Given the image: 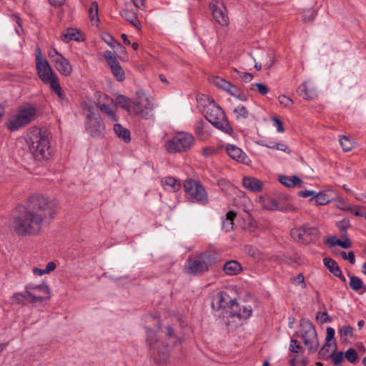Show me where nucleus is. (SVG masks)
<instances>
[{"label":"nucleus","mask_w":366,"mask_h":366,"mask_svg":"<svg viewBox=\"0 0 366 366\" xmlns=\"http://www.w3.org/2000/svg\"><path fill=\"white\" fill-rule=\"evenodd\" d=\"M56 204L49 198L41 195L31 196L26 206L14 215L11 227L19 236L39 234L44 224H49L56 216Z\"/></svg>","instance_id":"nucleus-1"},{"label":"nucleus","mask_w":366,"mask_h":366,"mask_svg":"<svg viewBox=\"0 0 366 366\" xmlns=\"http://www.w3.org/2000/svg\"><path fill=\"white\" fill-rule=\"evenodd\" d=\"M25 140L35 161L41 163L49 157L50 142L46 130L30 129Z\"/></svg>","instance_id":"nucleus-2"},{"label":"nucleus","mask_w":366,"mask_h":366,"mask_svg":"<svg viewBox=\"0 0 366 366\" xmlns=\"http://www.w3.org/2000/svg\"><path fill=\"white\" fill-rule=\"evenodd\" d=\"M204 117L214 127L222 132L231 134L233 132L232 127L229 124L224 111L217 106L214 100L209 101L204 109Z\"/></svg>","instance_id":"nucleus-3"},{"label":"nucleus","mask_w":366,"mask_h":366,"mask_svg":"<svg viewBox=\"0 0 366 366\" xmlns=\"http://www.w3.org/2000/svg\"><path fill=\"white\" fill-rule=\"evenodd\" d=\"M36 117V109L31 106L19 107L17 112L11 116L6 123L7 129L11 132L26 127Z\"/></svg>","instance_id":"nucleus-4"},{"label":"nucleus","mask_w":366,"mask_h":366,"mask_svg":"<svg viewBox=\"0 0 366 366\" xmlns=\"http://www.w3.org/2000/svg\"><path fill=\"white\" fill-rule=\"evenodd\" d=\"M194 143V137L189 133H180L165 142L169 153L184 152L189 150Z\"/></svg>","instance_id":"nucleus-5"},{"label":"nucleus","mask_w":366,"mask_h":366,"mask_svg":"<svg viewBox=\"0 0 366 366\" xmlns=\"http://www.w3.org/2000/svg\"><path fill=\"white\" fill-rule=\"evenodd\" d=\"M184 190L191 200L201 204L208 203V195L202 184L192 179H187L184 182Z\"/></svg>","instance_id":"nucleus-6"},{"label":"nucleus","mask_w":366,"mask_h":366,"mask_svg":"<svg viewBox=\"0 0 366 366\" xmlns=\"http://www.w3.org/2000/svg\"><path fill=\"white\" fill-rule=\"evenodd\" d=\"M211 264V256L202 254L196 258L188 259L184 266V271L189 274L199 275L207 272Z\"/></svg>","instance_id":"nucleus-7"},{"label":"nucleus","mask_w":366,"mask_h":366,"mask_svg":"<svg viewBox=\"0 0 366 366\" xmlns=\"http://www.w3.org/2000/svg\"><path fill=\"white\" fill-rule=\"evenodd\" d=\"M154 103L149 97L143 92L137 93V98L134 102H132V109L135 114H138L142 118L148 119L152 117Z\"/></svg>","instance_id":"nucleus-8"},{"label":"nucleus","mask_w":366,"mask_h":366,"mask_svg":"<svg viewBox=\"0 0 366 366\" xmlns=\"http://www.w3.org/2000/svg\"><path fill=\"white\" fill-rule=\"evenodd\" d=\"M290 234L294 240L303 244H309L319 238V230L316 227L304 226L292 229Z\"/></svg>","instance_id":"nucleus-9"},{"label":"nucleus","mask_w":366,"mask_h":366,"mask_svg":"<svg viewBox=\"0 0 366 366\" xmlns=\"http://www.w3.org/2000/svg\"><path fill=\"white\" fill-rule=\"evenodd\" d=\"M25 292L30 302H41L50 297V290L45 283L34 285L29 284L25 287Z\"/></svg>","instance_id":"nucleus-10"},{"label":"nucleus","mask_w":366,"mask_h":366,"mask_svg":"<svg viewBox=\"0 0 366 366\" xmlns=\"http://www.w3.org/2000/svg\"><path fill=\"white\" fill-rule=\"evenodd\" d=\"M86 129L94 137L103 134L105 127L99 116L94 112H90L86 116Z\"/></svg>","instance_id":"nucleus-11"},{"label":"nucleus","mask_w":366,"mask_h":366,"mask_svg":"<svg viewBox=\"0 0 366 366\" xmlns=\"http://www.w3.org/2000/svg\"><path fill=\"white\" fill-rule=\"evenodd\" d=\"M209 9L215 21L221 26L229 24V16L227 9L223 2L220 1H212L209 4Z\"/></svg>","instance_id":"nucleus-12"},{"label":"nucleus","mask_w":366,"mask_h":366,"mask_svg":"<svg viewBox=\"0 0 366 366\" xmlns=\"http://www.w3.org/2000/svg\"><path fill=\"white\" fill-rule=\"evenodd\" d=\"M36 66L38 76L44 84H49L58 79L47 60L37 62Z\"/></svg>","instance_id":"nucleus-13"},{"label":"nucleus","mask_w":366,"mask_h":366,"mask_svg":"<svg viewBox=\"0 0 366 366\" xmlns=\"http://www.w3.org/2000/svg\"><path fill=\"white\" fill-rule=\"evenodd\" d=\"M104 56L116 79L119 81H124L125 79L124 71L120 66L117 57L111 51H106Z\"/></svg>","instance_id":"nucleus-14"},{"label":"nucleus","mask_w":366,"mask_h":366,"mask_svg":"<svg viewBox=\"0 0 366 366\" xmlns=\"http://www.w3.org/2000/svg\"><path fill=\"white\" fill-rule=\"evenodd\" d=\"M303 342L308 347V350L311 353L317 352L319 347V341L316 330H311L309 332L301 334Z\"/></svg>","instance_id":"nucleus-15"},{"label":"nucleus","mask_w":366,"mask_h":366,"mask_svg":"<svg viewBox=\"0 0 366 366\" xmlns=\"http://www.w3.org/2000/svg\"><path fill=\"white\" fill-rule=\"evenodd\" d=\"M229 300L231 299L226 292H219L213 295L211 306L214 310H219L221 308H226L229 305Z\"/></svg>","instance_id":"nucleus-16"},{"label":"nucleus","mask_w":366,"mask_h":366,"mask_svg":"<svg viewBox=\"0 0 366 366\" xmlns=\"http://www.w3.org/2000/svg\"><path fill=\"white\" fill-rule=\"evenodd\" d=\"M226 150L228 155L234 160L244 164L247 163L248 157L240 148L234 144H227Z\"/></svg>","instance_id":"nucleus-17"},{"label":"nucleus","mask_w":366,"mask_h":366,"mask_svg":"<svg viewBox=\"0 0 366 366\" xmlns=\"http://www.w3.org/2000/svg\"><path fill=\"white\" fill-rule=\"evenodd\" d=\"M309 83L306 81L301 84L297 89V92L305 99L312 100L316 97V91L314 86L308 85Z\"/></svg>","instance_id":"nucleus-18"},{"label":"nucleus","mask_w":366,"mask_h":366,"mask_svg":"<svg viewBox=\"0 0 366 366\" xmlns=\"http://www.w3.org/2000/svg\"><path fill=\"white\" fill-rule=\"evenodd\" d=\"M242 184L244 188L254 192H260L263 187V182L253 177H244Z\"/></svg>","instance_id":"nucleus-19"},{"label":"nucleus","mask_w":366,"mask_h":366,"mask_svg":"<svg viewBox=\"0 0 366 366\" xmlns=\"http://www.w3.org/2000/svg\"><path fill=\"white\" fill-rule=\"evenodd\" d=\"M57 61V63L54 64L56 70L64 76H69L72 72V66L69 61L64 56Z\"/></svg>","instance_id":"nucleus-20"},{"label":"nucleus","mask_w":366,"mask_h":366,"mask_svg":"<svg viewBox=\"0 0 366 366\" xmlns=\"http://www.w3.org/2000/svg\"><path fill=\"white\" fill-rule=\"evenodd\" d=\"M147 341L150 350H153L154 351L160 350L162 347H163L162 343L158 340L157 335L155 332L152 331L151 330H147Z\"/></svg>","instance_id":"nucleus-21"},{"label":"nucleus","mask_w":366,"mask_h":366,"mask_svg":"<svg viewBox=\"0 0 366 366\" xmlns=\"http://www.w3.org/2000/svg\"><path fill=\"white\" fill-rule=\"evenodd\" d=\"M121 15L126 19L132 26L140 30V21L136 14L132 10L126 6V8L121 12Z\"/></svg>","instance_id":"nucleus-22"},{"label":"nucleus","mask_w":366,"mask_h":366,"mask_svg":"<svg viewBox=\"0 0 366 366\" xmlns=\"http://www.w3.org/2000/svg\"><path fill=\"white\" fill-rule=\"evenodd\" d=\"M113 129L116 135L125 143L130 142L131 137L129 129L123 127L122 125L119 123H117L114 125Z\"/></svg>","instance_id":"nucleus-23"},{"label":"nucleus","mask_w":366,"mask_h":366,"mask_svg":"<svg viewBox=\"0 0 366 366\" xmlns=\"http://www.w3.org/2000/svg\"><path fill=\"white\" fill-rule=\"evenodd\" d=\"M223 269L227 274L235 275L241 271L242 267L237 261L230 260L224 264Z\"/></svg>","instance_id":"nucleus-24"},{"label":"nucleus","mask_w":366,"mask_h":366,"mask_svg":"<svg viewBox=\"0 0 366 366\" xmlns=\"http://www.w3.org/2000/svg\"><path fill=\"white\" fill-rule=\"evenodd\" d=\"M237 216V213L229 211L227 213L226 217L222 219V228L225 232H229L234 228V219Z\"/></svg>","instance_id":"nucleus-25"},{"label":"nucleus","mask_w":366,"mask_h":366,"mask_svg":"<svg viewBox=\"0 0 366 366\" xmlns=\"http://www.w3.org/2000/svg\"><path fill=\"white\" fill-rule=\"evenodd\" d=\"M280 182L287 187H292L302 184V180L297 176L288 177L280 176L279 177Z\"/></svg>","instance_id":"nucleus-26"},{"label":"nucleus","mask_w":366,"mask_h":366,"mask_svg":"<svg viewBox=\"0 0 366 366\" xmlns=\"http://www.w3.org/2000/svg\"><path fill=\"white\" fill-rule=\"evenodd\" d=\"M162 184L165 189L169 192H176L179 189L180 184L177 182V179L172 177H167L162 180Z\"/></svg>","instance_id":"nucleus-27"},{"label":"nucleus","mask_w":366,"mask_h":366,"mask_svg":"<svg viewBox=\"0 0 366 366\" xmlns=\"http://www.w3.org/2000/svg\"><path fill=\"white\" fill-rule=\"evenodd\" d=\"M115 103L117 105L121 107L127 112L132 113V103L130 99L123 95H119L115 99Z\"/></svg>","instance_id":"nucleus-28"},{"label":"nucleus","mask_w":366,"mask_h":366,"mask_svg":"<svg viewBox=\"0 0 366 366\" xmlns=\"http://www.w3.org/2000/svg\"><path fill=\"white\" fill-rule=\"evenodd\" d=\"M324 264L327 267L331 273L335 276H340L341 274V269L337 263L331 258H325L323 259Z\"/></svg>","instance_id":"nucleus-29"},{"label":"nucleus","mask_w":366,"mask_h":366,"mask_svg":"<svg viewBox=\"0 0 366 366\" xmlns=\"http://www.w3.org/2000/svg\"><path fill=\"white\" fill-rule=\"evenodd\" d=\"M61 40L64 42H69L71 40L81 41L80 33L74 29H68L66 31L62 34Z\"/></svg>","instance_id":"nucleus-30"},{"label":"nucleus","mask_w":366,"mask_h":366,"mask_svg":"<svg viewBox=\"0 0 366 366\" xmlns=\"http://www.w3.org/2000/svg\"><path fill=\"white\" fill-rule=\"evenodd\" d=\"M350 288L355 291L359 292L361 289H363V291L360 292V294L365 292L366 291V286L364 285L362 280L356 276H350Z\"/></svg>","instance_id":"nucleus-31"},{"label":"nucleus","mask_w":366,"mask_h":366,"mask_svg":"<svg viewBox=\"0 0 366 366\" xmlns=\"http://www.w3.org/2000/svg\"><path fill=\"white\" fill-rule=\"evenodd\" d=\"M261 145L263 147H265L267 148H269V149H276V150L282 151V152H285L288 154L290 153V148L286 144H285L283 143H276L274 142H264L261 144Z\"/></svg>","instance_id":"nucleus-32"},{"label":"nucleus","mask_w":366,"mask_h":366,"mask_svg":"<svg viewBox=\"0 0 366 366\" xmlns=\"http://www.w3.org/2000/svg\"><path fill=\"white\" fill-rule=\"evenodd\" d=\"M98 107L109 119L114 122L117 121V117L115 112L109 105L106 104H98Z\"/></svg>","instance_id":"nucleus-33"},{"label":"nucleus","mask_w":366,"mask_h":366,"mask_svg":"<svg viewBox=\"0 0 366 366\" xmlns=\"http://www.w3.org/2000/svg\"><path fill=\"white\" fill-rule=\"evenodd\" d=\"M209 79L212 84H214L217 87L222 89L224 91H226V89H227L230 84V82L226 81L224 79L221 78L219 76H211Z\"/></svg>","instance_id":"nucleus-34"},{"label":"nucleus","mask_w":366,"mask_h":366,"mask_svg":"<svg viewBox=\"0 0 366 366\" xmlns=\"http://www.w3.org/2000/svg\"><path fill=\"white\" fill-rule=\"evenodd\" d=\"M251 315L252 309L250 306H243L242 307H241V309H239V312H237V310H234L232 312V317H237L238 318L247 319Z\"/></svg>","instance_id":"nucleus-35"},{"label":"nucleus","mask_w":366,"mask_h":366,"mask_svg":"<svg viewBox=\"0 0 366 366\" xmlns=\"http://www.w3.org/2000/svg\"><path fill=\"white\" fill-rule=\"evenodd\" d=\"M315 199L320 205H325L331 201V197L326 192L315 193Z\"/></svg>","instance_id":"nucleus-36"},{"label":"nucleus","mask_w":366,"mask_h":366,"mask_svg":"<svg viewBox=\"0 0 366 366\" xmlns=\"http://www.w3.org/2000/svg\"><path fill=\"white\" fill-rule=\"evenodd\" d=\"M336 226L338 228L341 237H346L347 230L350 227V221L347 219H344L336 223Z\"/></svg>","instance_id":"nucleus-37"},{"label":"nucleus","mask_w":366,"mask_h":366,"mask_svg":"<svg viewBox=\"0 0 366 366\" xmlns=\"http://www.w3.org/2000/svg\"><path fill=\"white\" fill-rule=\"evenodd\" d=\"M264 207L269 210L286 211L287 209L285 207H280L276 199H269L265 202Z\"/></svg>","instance_id":"nucleus-38"},{"label":"nucleus","mask_w":366,"mask_h":366,"mask_svg":"<svg viewBox=\"0 0 366 366\" xmlns=\"http://www.w3.org/2000/svg\"><path fill=\"white\" fill-rule=\"evenodd\" d=\"M334 351L330 354V357L332 358V363L335 365H339L341 364L344 360V355L342 352H336V343H334Z\"/></svg>","instance_id":"nucleus-39"},{"label":"nucleus","mask_w":366,"mask_h":366,"mask_svg":"<svg viewBox=\"0 0 366 366\" xmlns=\"http://www.w3.org/2000/svg\"><path fill=\"white\" fill-rule=\"evenodd\" d=\"M301 333L309 332L311 330H315L311 321L307 319H302L300 321Z\"/></svg>","instance_id":"nucleus-40"},{"label":"nucleus","mask_w":366,"mask_h":366,"mask_svg":"<svg viewBox=\"0 0 366 366\" xmlns=\"http://www.w3.org/2000/svg\"><path fill=\"white\" fill-rule=\"evenodd\" d=\"M49 86H50L51 89L54 91V92L57 94V96L60 99H65V94L64 93V92L62 91V89L59 85L58 79H56L55 81H53L52 82H51V84H49Z\"/></svg>","instance_id":"nucleus-41"},{"label":"nucleus","mask_w":366,"mask_h":366,"mask_svg":"<svg viewBox=\"0 0 366 366\" xmlns=\"http://www.w3.org/2000/svg\"><path fill=\"white\" fill-rule=\"evenodd\" d=\"M330 347H331L330 342H325V343L324 344V345L322 346V347L321 348V350L319 352L320 358H321L322 360H326V359H328L329 357H330V354L332 353L330 351Z\"/></svg>","instance_id":"nucleus-42"},{"label":"nucleus","mask_w":366,"mask_h":366,"mask_svg":"<svg viewBox=\"0 0 366 366\" xmlns=\"http://www.w3.org/2000/svg\"><path fill=\"white\" fill-rule=\"evenodd\" d=\"M89 17L91 21H99L98 18V4L96 1L92 3L89 9Z\"/></svg>","instance_id":"nucleus-43"},{"label":"nucleus","mask_w":366,"mask_h":366,"mask_svg":"<svg viewBox=\"0 0 366 366\" xmlns=\"http://www.w3.org/2000/svg\"><path fill=\"white\" fill-rule=\"evenodd\" d=\"M207 127V124L203 121V120H200V121H198L197 123H196V125H195V133L196 134L200 137V138H203L205 135V128Z\"/></svg>","instance_id":"nucleus-44"},{"label":"nucleus","mask_w":366,"mask_h":366,"mask_svg":"<svg viewBox=\"0 0 366 366\" xmlns=\"http://www.w3.org/2000/svg\"><path fill=\"white\" fill-rule=\"evenodd\" d=\"M234 113L236 114L237 119H246L248 117L249 112L244 106H238L234 109Z\"/></svg>","instance_id":"nucleus-45"},{"label":"nucleus","mask_w":366,"mask_h":366,"mask_svg":"<svg viewBox=\"0 0 366 366\" xmlns=\"http://www.w3.org/2000/svg\"><path fill=\"white\" fill-rule=\"evenodd\" d=\"M340 144L342 149L345 152L351 150L353 147L352 142L345 136H342L341 138H340Z\"/></svg>","instance_id":"nucleus-46"},{"label":"nucleus","mask_w":366,"mask_h":366,"mask_svg":"<svg viewBox=\"0 0 366 366\" xmlns=\"http://www.w3.org/2000/svg\"><path fill=\"white\" fill-rule=\"evenodd\" d=\"M254 87L257 88L258 92L262 95H266L269 92L267 86L265 84H262V83L252 84L251 85L250 88L249 89V90L253 91V90H254Z\"/></svg>","instance_id":"nucleus-47"},{"label":"nucleus","mask_w":366,"mask_h":366,"mask_svg":"<svg viewBox=\"0 0 366 366\" xmlns=\"http://www.w3.org/2000/svg\"><path fill=\"white\" fill-rule=\"evenodd\" d=\"M12 299L13 301L17 304H22L24 302V300L29 301V298L28 297L27 294L26 292L25 294L16 292L14 294Z\"/></svg>","instance_id":"nucleus-48"},{"label":"nucleus","mask_w":366,"mask_h":366,"mask_svg":"<svg viewBox=\"0 0 366 366\" xmlns=\"http://www.w3.org/2000/svg\"><path fill=\"white\" fill-rule=\"evenodd\" d=\"M357 353L353 348L348 349L345 352V357L350 362H355L357 359Z\"/></svg>","instance_id":"nucleus-49"},{"label":"nucleus","mask_w":366,"mask_h":366,"mask_svg":"<svg viewBox=\"0 0 366 366\" xmlns=\"http://www.w3.org/2000/svg\"><path fill=\"white\" fill-rule=\"evenodd\" d=\"M104 40L108 45H109L110 46H112L113 48H115V46H117V49H119L121 50L124 49V47L122 46V45L119 42L116 41V40L112 36H109L107 37H104Z\"/></svg>","instance_id":"nucleus-50"},{"label":"nucleus","mask_w":366,"mask_h":366,"mask_svg":"<svg viewBox=\"0 0 366 366\" xmlns=\"http://www.w3.org/2000/svg\"><path fill=\"white\" fill-rule=\"evenodd\" d=\"M48 55L53 64L57 63V61L63 56L55 48L51 49Z\"/></svg>","instance_id":"nucleus-51"},{"label":"nucleus","mask_w":366,"mask_h":366,"mask_svg":"<svg viewBox=\"0 0 366 366\" xmlns=\"http://www.w3.org/2000/svg\"><path fill=\"white\" fill-rule=\"evenodd\" d=\"M353 334V328L349 325H344L340 329V335L341 338L352 336Z\"/></svg>","instance_id":"nucleus-52"},{"label":"nucleus","mask_w":366,"mask_h":366,"mask_svg":"<svg viewBox=\"0 0 366 366\" xmlns=\"http://www.w3.org/2000/svg\"><path fill=\"white\" fill-rule=\"evenodd\" d=\"M233 72L237 73L244 82H250L253 79V75L250 73L240 72L237 69H233Z\"/></svg>","instance_id":"nucleus-53"},{"label":"nucleus","mask_w":366,"mask_h":366,"mask_svg":"<svg viewBox=\"0 0 366 366\" xmlns=\"http://www.w3.org/2000/svg\"><path fill=\"white\" fill-rule=\"evenodd\" d=\"M279 101L280 104L285 107H290L294 104L293 100L285 95L280 96Z\"/></svg>","instance_id":"nucleus-54"},{"label":"nucleus","mask_w":366,"mask_h":366,"mask_svg":"<svg viewBox=\"0 0 366 366\" xmlns=\"http://www.w3.org/2000/svg\"><path fill=\"white\" fill-rule=\"evenodd\" d=\"M340 255L344 259L348 260L351 264H354L355 263V256L352 251L349 252L347 254L342 251Z\"/></svg>","instance_id":"nucleus-55"},{"label":"nucleus","mask_w":366,"mask_h":366,"mask_svg":"<svg viewBox=\"0 0 366 366\" xmlns=\"http://www.w3.org/2000/svg\"><path fill=\"white\" fill-rule=\"evenodd\" d=\"M343 240L339 239L337 242V245L344 248L348 249L351 247L352 242L350 239L346 236V237H342Z\"/></svg>","instance_id":"nucleus-56"},{"label":"nucleus","mask_w":366,"mask_h":366,"mask_svg":"<svg viewBox=\"0 0 366 366\" xmlns=\"http://www.w3.org/2000/svg\"><path fill=\"white\" fill-rule=\"evenodd\" d=\"M292 280L295 284L301 285L302 288L306 287V285L305 283V277L302 273H300L297 276L293 277Z\"/></svg>","instance_id":"nucleus-57"},{"label":"nucleus","mask_w":366,"mask_h":366,"mask_svg":"<svg viewBox=\"0 0 366 366\" xmlns=\"http://www.w3.org/2000/svg\"><path fill=\"white\" fill-rule=\"evenodd\" d=\"M227 307L230 310H229V315L232 317V312L234 310H237V312H239V305L237 304L236 300H229V305Z\"/></svg>","instance_id":"nucleus-58"},{"label":"nucleus","mask_w":366,"mask_h":366,"mask_svg":"<svg viewBox=\"0 0 366 366\" xmlns=\"http://www.w3.org/2000/svg\"><path fill=\"white\" fill-rule=\"evenodd\" d=\"M227 307L230 310H229V315L232 317V312L234 310H237V312H239V305L237 304L236 300H229V305Z\"/></svg>","instance_id":"nucleus-59"},{"label":"nucleus","mask_w":366,"mask_h":366,"mask_svg":"<svg viewBox=\"0 0 366 366\" xmlns=\"http://www.w3.org/2000/svg\"><path fill=\"white\" fill-rule=\"evenodd\" d=\"M240 91L241 90L239 88L232 84L231 83L229 84V86L226 89V92H228L229 94H230L233 97L237 96Z\"/></svg>","instance_id":"nucleus-60"},{"label":"nucleus","mask_w":366,"mask_h":366,"mask_svg":"<svg viewBox=\"0 0 366 366\" xmlns=\"http://www.w3.org/2000/svg\"><path fill=\"white\" fill-rule=\"evenodd\" d=\"M315 17V13L313 10H307L303 14V19L305 22L312 21Z\"/></svg>","instance_id":"nucleus-61"},{"label":"nucleus","mask_w":366,"mask_h":366,"mask_svg":"<svg viewBox=\"0 0 366 366\" xmlns=\"http://www.w3.org/2000/svg\"><path fill=\"white\" fill-rule=\"evenodd\" d=\"M335 330L332 327L327 328V336L325 338V342H330L332 340L335 339Z\"/></svg>","instance_id":"nucleus-62"},{"label":"nucleus","mask_w":366,"mask_h":366,"mask_svg":"<svg viewBox=\"0 0 366 366\" xmlns=\"http://www.w3.org/2000/svg\"><path fill=\"white\" fill-rule=\"evenodd\" d=\"M272 121H273L274 125L277 127V130L278 132H283L285 131V129L282 125V122L280 119H278L277 117H273Z\"/></svg>","instance_id":"nucleus-63"},{"label":"nucleus","mask_w":366,"mask_h":366,"mask_svg":"<svg viewBox=\"0 0 366 366\" xmlns=\"http://www.w3.org/2000/svg\"><path fill=\"white\" fill-rule=\"evenodd\" d=\"M300 344L296 340H292L290 342V350L292 352H298L299 349L300 348Z\"/></svg>","instance_id":"nucleus-64"}]
</instances>
